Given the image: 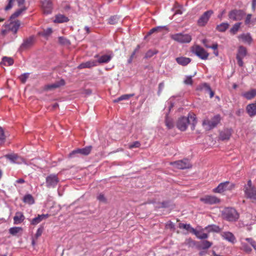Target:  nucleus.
<instances>
[{
    "mask_svg": "<svg viewBox=\"0 0 256 256\" xmlns=\"http://www.w3.org/2000/svg\"><path fill=\"white\" fill-rule=\"evenodd\" d=\"M232 134L231 129H224L220 134V138L222 140H228L230 139Z\"/></svg>",
    "mask_w": 256,
    "mask_h": 256,
    "instance_id": "15",
    "label": "nucleus"
},
{
    "mask_svg": "<svg viewBox=\"0 0 256 256\" xmlns=\"http://www.w3.org/2000/svg\"><path fill=\"white\" fill-rule=\"evenodd\" d=\"M97 66V62L96 60H89L86 62H83L80 64L78 66V68L80 69L84 68H91L94 66Z\"/></svg>",
    "mask_w": 256,
    "mask_h": 256,
    "instance_id": "20",
    "label": "nucleus"
},
{
    "mask_svg": "<svg viewBox=\"0 0 256 256\" xmlns=\"http://www.w3.org/2000/svg\"><path fill=\"white\" fill-rule=\"evenodd\" d=\"M20 26L19 21L11 22L9 24L6 25V26L12 32L16 33Z\"/></svg>",
    "mask_w": 256,
    "mask_h": 256,
    "instance_id": "17",
    "label": "nucleus"
},
{
    "mask_svg": "<svg viewBox=\"0 0 256 256\" xmlns=\"http://www.w3.org/2000/svg\"><path fill=\"white\" fill-rule=\"evenodd\" d=\"M112 59V56L110 55H103L99 58L97 64L107 63Z\"/></svg>",
    "mask_w": 256,
    "mask_h": 256,
    "instance_id": "28",
    "label": "nucleus"
},
{
    "mask_svg": "<svg viewBox=\"0 0 256 256\" xmlns=\"http://www.w3.org/2000/svg\"><path fill=\"white\" fill-rule=\"evenodd\" d=\"M6 136L4 134V129L0 126V144H3L6 140Z\"/></svg>",
    "mask_w": 256,
    "mask_h": 256,
    "instance_id": "43",
    "label": "nucleus"
},
{
    "mask_svg": "<svg viewBox=\"0 0 256 256\" xmlns=\"http://www.w3.org/2000/svg\"><path fill=\"white\" fill-rule=\"evenodd\" d=\"M222 236L224 239L228 240V242L234 244L236 242V238L234 235L230 232H226L222 234Z\"/></svg>",
    "mask_w": 256,
    "mask_h": 256,
    "instance_id": "16",
    "label": "nucleus"
},
{
    "mask_svg": "<svg viewBox=\"0 0 256 256\" xmlns=\"http://www.w3.org/2000/svg\"><path fill=\"white\" fill-rule=\"evenodd\" d=\"M196 90L206 94L208 92V85L206 83L199 85L196 88Z\"/></svg>",
    "mask_w": 256,
    "mask_h": 256,
    "instance_id": "36",
    "label": "nucleus"
},
{
    "mask_svg": "<svg viewBox=\"0 0 256 256\" xmlns=\"http://www.w3.org/2000/svg\"><path fill=\"white\" fill-rule=\"evenodd\" d=\"M60 182L58 175L50 174L46 178V186L48 188H54Z\"/></svg>",
    "mask_w": 256,
    "mask_h": 256,
    "instance_id": "7",
    "label": "nucleus"
},
{
    "mask_svg": "<svg viewBox=\"0 0 256 256\" xmlns=\"http://www.w3.org/2000/svg\"><path fill=\"white\" fill-rule=\"evenodd\" d=\"M26 10V8L24 6H23L22 8H20L18 10H17L14 13L10 16V18H16L19 16L22 12Z\"/></svg>",
    "mask_w": 256,
    "mask_h": 256,
    "instance_id": "37",
    "label": "nucleus"
},
{
    "mask_svg": "<svg viewBox=\"0 0 256 256\" xmlns=\"http://www.w3.org/2000/svg\"><path fill=\"white\" fill-rule=\"evenodd\" d=\"M235 188V184L228 181L220 183L218 186L213 190L216 193H222L227 190H232Z\"/></svg>",
    "mask_w": 256,
    "mask_h": 256,
    "instance_id": "4",
    "label": "nucleus"
},
{
    "mask_svg": "<svg viewBox=\"0 0 256 256\" xmlns=\"http://www.w3.org/2000/svg\"><path fill=\"white\" fill-rule=\"evenodd\" d=\"M52 32V28H48L43 30V31L39 32L40 36H43L45 38L50 36Z\"/></svg>",
    "mask_w": 256,
    "mask_h": 256,
    "instance_id": "31",
    "label": "nucleus"
},
{
    "mask_svg": "<svg viewBox=\"0 0 256 256\" xmlns=\"http://www.w3.org/2000/svg\"><path fill=\"white\" fill-rule=\"evenodd\" d=\"M176 60L179 64L183 66H186L191 62L190 58L184 56L178 57Z\"/></svg>",
    "mask_w": 256,
    "mask_h": 256,
    "instance_id": "23",
    "label": "nucleus"
},
{
    "mask_svg": "<svg viewBox=\"0 0 256 256\" xmlns=\"http://www.w3.org/2000/svg\"><path fill=\"white\" fill-rule=\"evenodd\" d=\"M221 116L220 114H216L209 120V130L216 127L220 122Z\"/></svg>",
    "mask_w": 256,
    "mask_h": 256,
    "instance_id": "14",
    "label": "nucleus"
},
{
    "mask_svg": "<svg viewBox=\"0 0 256 256\" xmlns=\"http://www.w3.org/2000/svg\"><path fill=\"white\" fill-rule=\"evenodd\" d=\"M252 16V15L251 14H248L246 16V17L245 20V24H249L250 23Z\"/></svg>",
    "mask_w": 256,
    "mask_h": 256,
    "instance_id": "58",
    "label": "nucleus"
},
{
    "mask_svg": "<svg viewBox=\"0 0 256 256\" xmlns=\"http://www.w3.org/2000/svg\"><path fill=\"white\" fill-rule=\"evenodd\" d=\"M24 216L21 212H16L14 216V224H18L22 223L24 220Z\"/></svg>",
    "mask_w": 256,
    "mask_h": 256,
    "instance_id": "22",
    "label": "nucleus"
},
{
    "mask_svg": "<svg viewBox=\"0 0 256 256\" xmlns=\"http://www.w3.org/2000/svg\"><path fill=\"white\" fill-rule=\"evenodd\" d=\"M222 216L228 222H236L239 218V214L234 208H226L222 212Z\"/></svg>",
    "mask_w": 256,
    "mask_h": 256,
    "instance_id": "2",
    "label": "nucleus"
},
{
    "mask_svg": "<svg viewBox=\"0 0 256 256\" xmlns=\"http://www.w3.org/2000/svg\"><path fill=\"white\" fill-rule=\"evenodd\" d=\"M14 62V61L12 58L5 56L2 58L0 64L10 66L12 65Z\"/></svg>",
    "mask_w": 256,
    "mask_h": 256,
    "instance_id": "26",
    "label": "nucleus"
},
{
    "mask_svg": "<svg viewBox=\"0 0 256 256\" xmlns=\"http://www.w3.org/2000/svg\"><path fill=\"white\" fill-rule=\"evenodd\" d=\"M165 124L168 129L172 128L174 127V122L172 118L166 116L165 120Z\"/></svg>",
    "mask_w": 256,
    "mask_h": 256,
    "instance_id": "32",
    "label": "nucleus"
},
{
    "mask_svg": "<svg viewBox=\"0 0 256 256\" xmlns=\"http://www.w3.org/2000/svg\"><path fill=\"white\" fill-rule=\"evenodd\" d=\"M42 8L45 14H50L52 12L53 5L50 0H43L42 2Z\"/></svg>",
    "mask_w": 256,
    "mask_h": 256,
    "instance_id": "12",
    "label": "nucleus"
},
{
    "mask_svg": "<svg viewBox=\"0 0 256 256\" xmlns=\"http://www.w3.org/2000/svg\"><path fill=\"white\" fill-rule=\"evenodd\" d=\"M5 157L10 160L13 162H15L18 158V156L14 154H6L5 156Z\"/></svg>",
    "mask_w": 256,
    "mask_h": 256,
    "instance_id": "44",
    "label": "nucleus"
},
{
    "mask_svg": "<svg viewBox=\"0 0 256 256\" xmlns=\"http://www.w3.org/2000/svg\"><path fill=\"white\" fill-rule=\"evenodd\" d=\"M58 40H59V42L62 44H65L68 42L67 40L63 37H60L58 38Z\"/></svg>",
    "mask_w": 256,
    "mask_h": 256,
    "instance_id": "59",
    "label": "nucleus"
},
{
    "mask_svg": "<svg viewBox=\"0 0 256 256\" xmlns=\"http://www.w3.org/2000/svg\"><path fill=\"white\" fill-rule=\"evenodd\" d=\"M22 228L21 227H13L9 230V232L12 236H16L18 234L22 232Z\"/></svg>",
    "mask_w": 256,
    "mask_h": 256,
    "instance_id": "30",
    "label": "nucleus"
},
{
    "mask_svg": "<svg viewBox=\"0 0 256 256\" xmlns=\"http://www.w3.org/2000/svg\"><path fill=\"white\" fill-rule=\"evenodd\" d=\"M170 38L179 43H189L192 40V36L189 34L178 33L171 34Z\"/></svg>",
    "mask_w": 256,
    "mask_h": 256,
    "instance_id": "5",
    "label": "nucleus"
},
{
    "mask_svg": "<svg viewBox=\"0 0 256 256\" xmlns=\"http://www.w3.org/2000/svg\"><path fill=\"white\" fill-rule=\"evenodd\" d=\"M242 95L247 100H251L256 96V89H252L248 92L242 94Z\"/></svg>",
    "mask_w": 256,
    "mask_h": 256,
    "instance_id": "24",
    "label": "nucleus"
},
{
    "mask_svg": "<svg viewBox=\"0 0 256 256\" xmlns=\"http://www.w3.org/2000/svg\"><path fill=\"white\" fill-rule=\"evenodd\" d=\"M244 190L248 198L256 199V188L252 186L251 180H249L247 184L244 186Z\"/></svg>",
    "mask_w": 256,
    "mask_h": 256,
    "instance_id": "3",
    "label": "nucleus"
},
{
    "mask_svg": "<svg viewBox=\"0 0 256 256\" xmlns=\"http://www.w3.org/2000/svg\"><path fill=\"white\" fill-rule=\"evenodd\" d=\"M8 4L7 6L5 7V10H10L13 6V4L14 2V0H8Z\"/></svg>",
    "mask_w": 256,
    "mask_h": 256,
    "instance_id": "54",
    "label": "nucleus"
},
{
    "mask_svg": "<svg viewBox=\"0 0 256 256\" xmlns=\"http://www.w3.org/2000/svg\"><path fill=\"white\" fill-rule=\"evenodd\" d=\"M184 83L186 85H192L193 84V80L192 79V76H186Z\"/></svg>",
    "mask_w": 256,
    "mask_h": 256,
    "instance_id": "46",
    "label": "nucleus"
},
{
    "mask_svg": "<svg viewBox=\"0 0 256 256\" xmlns=\"http://www.w3.org/2000/svg\"><path fill=\"white\" fill-rule=\"evenodd\" d=\"M164 86V82H162L158 84V94L160 96L162 93V90Z\"/></svg>",
    "mask_w": 256,
    "mask_h": 256,
    "instance_id": "55",
    "label": "nucleus"
},
{
    "mask_svg": "<svg viewBox=\"0 0 256 256\" xmlns=\"http://www.w3.org/2000/svg\"><path fill=\"white\" fill-rule=\"evenodd\" d=\"M238 38L243 40H244L248 42H250L252 41V38L250 35V34H242L240 35Z\"/></svg>",
    "mask_w": 256,
    "mask_h": 256,
    "instance_id": "45",
    "label": "nucleus"
},
{
    "mask_svg": "<svg viewBox=\"0 0 256 256\" xmlns=\"http://www.w3.org/2000/svg\"><path fill=\"white\" fill-rule=\"evenodd\" d=\"M178 227L180 228L186 230L191 232H192V230L194 229L190 224H184L182 223H180Z\"/></svg>",
    "mask_w": 256,
    "mask_h": 256,
    "instance_id": "39",
    "label": "nucleus"
},
{
    "mask_svg": "<svg viewBox=\"0 0 256 256\" xmlns=\"http://www.w3.org/2000/svg\"><path fill=\"white\" fill-rule=\"evenodd\" d=\"M23 201L24 202L28 204H33L34 202L33 197L31 194H26L24 196Z\"/></svg>",
    "mask_w": 256,
    "mask_h": 256,
    "instance_id": "33",
    "label": "nucleus"
},
{
    "mask_svg": "<svg viewBox=\"0 0 256 256\" xmlns=\"http://www.w3.org/2000/svg\"><path fill=\"white\" fill-rule=\"evenodd\" d=\"M170 164L174 168L181 170L192 168V164L190 162L189 160L186 158L170 162Z\"/></svg>",
    "mask_w": 256,
    "mask_h": 256,
    "instance_id": "6",
    "label": "nucleus"
},
{
    "mask_svg": "<svg viewBox=\"0 0 256 256\" xmlns=\"http://www.w3.org/2000/svg\"><path fill=\"white\" fill-rule=\"evenodd\" d=\"M166 228L174 230V224L171 221H168L166 224Z\"/></svg>",
    "mask_w": 256,
    "mask_h": 256,
    "instance_id": "56",
    "label": "nucleus"
},
{
    "mask_svg": "<svg viewBox=\"0 0 256 256\" xmlns=\"http://www.w3.org/2000/svg\"><path fill=\"white\" fill-rule=\"evenodd\" d=\"M229 26V24L227 22H224L217 26V30L221 32L226 30Z\"/></svg>",
    "mask_w": 256,
    "mask_h": 256,
    "instance_id": "38",
    "label": "nucleus"
},
{
    "mask_svg": "<svg viewBox=\"0 0 256 256\" xmlns=\"http://www.w3.org/2000/svg\"><path fill=\"white\" fill-rule=\"evenodd\" d=\"M241 24V22H238L235 24L231 28L230 32L232 34H236L238 31V30Z\"/></svg>",
    "mask_w": 256,
    "mask_h": 256,
    "instance_id": "41",
    "label": "nucleus"
},
{
    "mask_svg": "<svg viewBox=\"0 0 256 256\" xmlns=\"http://www.w3.org/2000/svg\"><path fill=\"white\" fill-rule=\"evenodd\" d=\"M16 182L18 184H23L25 182V181L23 178H19L16 180Z\"/></svg>",
    "mask_w": 256,
    "mask_h": 256,
    "instance_id": "64",
    "label": "nucleus"
},
{
    "mask_svg": "<svg viewBox=\"0 0 256 256\" xmlns=\"http://www.w3.org/2000/svg\"><path fill=\"white\" fill-rule=\"evenodd\" d=\"M96 198L100 202L103 203H106L107 202L106 198L103 194L100 193L99 194H98V196H96Z\"/></svg>",
    "mask_w": 256,
    "mask_h": 256,
    "instance_id": "49",
    "label": "nucleus"
},
{
    "mask_svg": "<svg viewBox=\"0 0 256 256\" xmlns=\"http://www.w3.org/2000/svg\"><path fill=\"white\" fill-rule=\"evenodd\" d=\"M192 52L202 60H206L208 56L207 52L198 45L193 46L191 48Z\"/></svg>",
    "mask_w": 256,
    "mask_h": 256,
    "instance_id": "8",
    "label": "nucleus"
},
{
    "mask_svg": "<svg viewBox=\"0 0 256 256\" xmlns=\"http://www.w3.org/2000/svg\"><path fill=\"white\" fill-rule=\"evenodd\" d=\"M49 216L50 215L48 214H42L40 215L39 214L37 217H36L32 219L30 223L32 225H36L39 224L43 220H45L48 218Z\"/></svg>",
    "mask_w": 256,
    "mask_h": 256,
    "instance_id": "19",
    "label": "nucleus"
},
{
    "mask_svg": "<svg viewBox=\"0 0 256 256\" xmlns=\"http://www.w3.org/2000/svg\"><path fill=\"white\" fill-rule=\"evenodd\" d=\"M92 150V146H88L82 148H78L72 151L70 154L69 156L72 157L74 154H80L82 155L87 156L91 152Z\"/></svg>",
    "mask_w": 256,
    "mask_h": 256,
    "instance_id": "11",
    "label": "nucleus"
},
{
    "mask_svg": "<svg viewBox=\"0 0 256 256\" xmlns=\"http://www.w3.org/2000/svg\"><path fill=\"white\" fill-rule=\"evenodd\" d=\"M162 26H157L152 28L148 32V35H150L151 34L158 32H160L162 30Z\"/></svg>",
    "mask_w": 256,
    "mask_h": 256,
    "instance_id": "52",
    "label": "nucleus"
},
{
    "mask_svg": "<svg viewBox=\"0 0 256 256\" xmlns=\"http://www.w3.org/2000/svg\"><path fill=\"white\" fill-rule=\"evenodd\" d=\"M208 22V10L205 12L204 14L200 16L198 20V24L199 26H205Z\"/></svg>",
    "mask_w": 256,
    "mask_h": 256,
    "instance_id": "21",
    "label": "nucleus"
},
{
    "mask_svg": "<svg viewBox=\"0 0 256 256\" xmlns=\"http://www.w3.org/2000/svg\"><path fill=\"white\" fill-rule=\"evenodd\" d=\"M246 54L247 52L246 48L243 46H240L238 48V52L236 56L238 64L240 66H243L244 62L242 59L246 56Z\"/></svg>",
    "mask_w": 256,
    "mask_h": 256,
    "instance_id": "9",
    "label": "nucleus"
},
{
    "mask_svg": "<svg viewBox=\"0 0 256 256\" xmlns=\"http://www.w3.org/2000/svg\"><path fill=\"white\" fill-rule=\"evenodd\" d=\"M158 52V50H149L146 52L145 54V58H150L154 54H157Z\"/></svg>",
    "mask_w": 256,
    "mask_h": 256,
    "instance_id": "48",
    "label": "nucleus"
},
{
    "mask_svg": "<svg viewBox=\"0 0 256 256\" xmlns=\"http://www.w3.org/2000/svg\"><path fill=\"white\" fill-rule=\"evenodd\" d=\"M118 21V18L116 16H111L108 19V24H115Z\"/></svg>",
    "mask_w": 256,
    "mask_h": 256,
    "instance_id": "47",
    "label": "nucleus"
},
{
    "mask_svg": "<svg viewBox=\"0 0 256 256\" xmlns=\"http://www.w3.org/2000/svg\"><path fill=\"white\" fill-rule=\"evenodd\" d=\"M220 200L215 196H209V204H216L220 203Z\"/></svg>",
    "mask_w": 256,
    "mask_h": 256,
    "instance_id": "42",
    "label": "nucleus"
},
{
    "mask_svg": "<svg viewBox=\"0 0 256 256\" xmlns=\"http://www.w3.org/2000/svg\"><path fill=\"white\" fill-rule=\"evenodd\" d=\"M28 76L29 74L25 73L20 76L19 78L22 84H24L26 82L28 78Z\"/></svg>",
    "mask_w": 256,
    "mask_h": 256,
    "instance_id": "50",
    "label": "nucleus"
},
{
    "mask_svg": "<svg viewBox=\"0 0 256 256\" xmlns=\"http://www.w3.org/2000/svg\"><path fill=\"white\" fill-rule=\"evenodd\" d=\"M256 7V0H252V9L254 11L255 10Z\"/></svg>",
    "mask_w": 256,
    "mask_h": 256,
    "instance_id": "62",
    "label": "nucleus"
},
{
    "mask_svg": "<svg viewBox=\"0 0 256 256\" xmlns=\"http://www.w3.org/2000/svg\"><path fill=\"white\" fill-rule=\"evenodd\" d=\"M43 230H44V228L42 227H40L37 230V231L36 234V238H38L42 235V234L43 232Z\"/></svg>",
    "mask_w": 256,
    "mask_h": 256,
    "instance_id": "57",
    "label": "nucleus"
},
{
    "mask_svg": "<svg viewBox=\"0 0 256 256\" xmlns=\"http://www.w3.org/2000/svg\"><path fill=\"white\" fill-rule=\"evenodd\" d=\"M246 112L250 117L256 115V103H252L248 104L246 108Z\"/></svg>",
    "mask_w": 256,
    "mask_h": 256,
    "instance_id": "18",
    "label": "nucleus"
},
{
    "mask_svg": "<svg viewBox=\"0 0 256 256\" xmlns=\"http://www.w3.org/2000/svg\"><path fill=\"white\" fill-rule=\"evenodd\" d=\"M16 2L18 3V6L20 7L23 6L25 2V0H16Z\"/></svg>",
    "mask_w": 256,
    "mask_h": 256,
    "instance_id": "60",
    "label": "nucleus"
},
{
    "mask_svg": "<svg viewBox=\"0 0 256 256\" xmlns=\"http://www.w3.org/2000/svg\"><path fill=\"white\" fill-rule=\"evenodd\" d=\"M244 14L245 13L243 10H234L230 12L228 16L230 19L236 21L242 20Z\"/></svg>",
    "mask_w": 256,
    "mask_h": 256,
    "instance_id": "10",
    "label": "nucleus"
},
{
    "mask_svg": "<svg viewBox=\"0 0 256 256\" xmlns=\"http://www.w3.org/2000/svg\"><path fill=\"white\" fill-rule=\"evenodd\" d=\"M196 122V116L193 113H190L188 117L180 118L176 122V126L180 130L185 131L188 124L192 123L191 128L192 130H194Z\"/></svg>",
    "mask_w": 256,
    "mask_h": 256,
    "instance_id": "1",
    "label": "nucleus"
},
{
    "mask_svg": "<svg viewBox=\"0 0 256 256\" xmlns=\"http://www.w3.org/2000/svg\"><path fill=\"white\" fill-rule=\"evenodd\" d=\"M140 146V143L138 141H136L132 144L129 145L128 148L130 149H132L133 148H139Z\"/></svg>",
    "mask_w": 256,
    "mask_h": 256,
    "instance_id": "53",
    "label": "nucleus"
},
{
    "mask_svg": "<svg viewBox=\"0 0 256 256\" xmlns=\"http://www.w3.org/2000/svg\"><path fill=\"white\" fill-rule=\"evenodd\" d=\"M168 206V202H164L162 203V208H166Z\"/></svg>",
    "mask_w": 256,
    "mask_h": 256,
    "instance_id": "63",
    "label": "nucleus"
},
{
    "mask_svg": "<svg viewBox=\"0 0 256 256\" xmlns=\"http://www.w3.org/2000/svg\"><path fill=\"white\" fill-rule=\"evenodd\" d=\"M134 94H124L118 98L114 100V102H118L122 100H128L130 98L134 96Z\"/></svg>",
    "mask_w": 256,
    "mask_h": 256,
    "instance_id": "34",
    "label": "nucleus"
},
{
    "mask_svg": "<svg viewBox=\"0 0 256 256\" xmlns=\"http://www.w3.org/2000/svg\"><path fill=\"white\" fill-rule=\"evenodd\" d=\"M192 233L194 234L197 238L202 240L205 239L208 236L207 234L203 232L202 231H198L195 229L192 230Z\"/></svg>",
    "mask_w": 256,
    "mask_h": 256,
    "instance_id": "29",
    "label": "nucleus"
},
{
    "mask_svg": "<svg viewBox=\"0 0 256 256\" xmlns=\"http://www.w3.org/2000/svg\"><path fill=\"white\" fill-rule=\"evenodd\" d=\"M214 92H213L210 88L209 87V96L210 98H212L214 97Z\"/></svg>",
    "mask_w": 256,
    "mask_h": 256,
    "instance_id": "61",
    "label": "nucleus"
},
{
    "mask_svg": "<svg viewBox=\"0 0 256 256\" xmlns=\"http://www.w3.org/2000/svg\"><path fill=\"white\" fill-rule=\"evenodd\" d=\"M34 40L32 37H30L26 39L22 45V47L24 48H28L32 46L34 44Z\"/></svg>",
    "mask_w": 256,
    "mask_h": 256,
    "instance_id": "25",
    "label": "nucleus"
},
{
    "mask_svg": "<svg viewBox=\"0 0 256 256\" xmlns=\"http://www.w3.org/2000/svg\"><path fill=\"white\" fill-rule=\"evenodd\" d=\"M65 84V82L63 79L60 80L59 81L56 82L54 84L46 85L44 87L46 90H52Z\"/></svg>",
    "mask_w": 256,
    "mask_h": 256,
    "instance_id": "13",
    "label": "nucleus"
},
{
    "mask_svg": "<svg viewBox=\"0 0 256 256\" xmlns=\"http://www.w3.org/2000/svg\"><path fill=\"white\" fill-rule=\"evenodd\" d=\"M68 18L66 16L62 14H58L56 16V18L54 20L55 22L62 23L67 22L68 21Z\"/></svg>",
    "mask_w": 256,
    "mask_h": 256,
    "instance_id": "27",
    "label": "nucleus"
},
{
    "mask_svg": "<svg viewBox=\"0 0 256 256\" xmlns=\"http://www.w3.org/2000/svg\"><path fill=\"white\" fill-rule=\"evenodd\" d=\"M241 245L242 246L240 249L242 250H244L247 254H250L252 252V248L250 246H248V245L247 244L242 242L241 243Z\"/></svg>",
    "mask_w": 256,
    "mask_h": 256,
    "instance_id": "35",
    "label": "nucleus"
},
{
    "mask_svg": "<svg viewBox=\"0 0 256 256\" xmlns=\"http://www.w3.org/2000/svg\"><path fill=\"white\" fill-rule=\"evenodd\" d=\"M218 46L217 44H214L212 46H209V48H211L213 50V53L216 56H218Z\"/></svg>",
    "mask_w": 256,
    "mask_h": 256,
    "instance_id": "51",
    "label": "nucleus"
},
{
    "mask_svg": "<svg viewBox=\"0 0 256 256\" xmlns=\"http://www.w3.org/2000/svg\"><path fill=\"white\" fill-rule=\"evenodd\" d=\"M221 230L220 228L214 224L209 225V232H219Z\"/></svg>",
    "mask_w": 256,
    "mask_h": 256,
    "instance_id": "40",
    "label": "nucleus"
}]
</instances>
